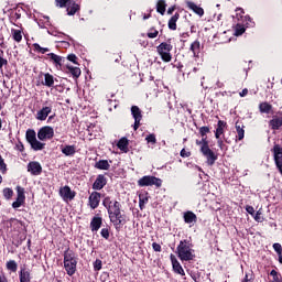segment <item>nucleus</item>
Here are the masks:
<instances>
[{
	"label": "nucleus",
	"mask_w": 282,
	"mask_h": 282,
	"mask_svg": "<svg viewBox=\"0 0 282 282\" xmlns=\"http://www.w3.org/2000/svg\"><path fill=\"white\" fill-rule=\"evenodd\" d=\"M102 206L106 207L109 219L116 230H120V228L127 224V215L122 214V205L120 202L111 200V197L107 196L102 200Z\"/></svg>",
	"instance_id": "1"
},
{
	"label": "nucleus",
	"mask_w": 282,
	"mask_h": 282,
	"mask_svg": "<svg viewBox=\"0 0 282 282\" xmlns=\"http://www.w3.org/2000/svg\"><path fill=\"white\" fill-rule=\"evenodd\" d=\"M176 254L181 261H193L195 259L193 243L188 240H181L176 248Z\"/></svg>",
	"instance_id": "2"
},
{
	"label": "nucleus",
	"mask_w": 282,
	"mask_h": 282,
	"mask_svg": "<svg viewBox=\"0 0 282 282\" xmlns=\"http://www.w3.org/2000/svg\"><path fill=\"white\" fill-rule=\"evenodd\" d=\"M76 265H78V261L76 260V253L72 250H66L64 252V268L68 274V276H74L76 274Z\"/></svg>",
	"instance_id": "3"
},
{
	"label": "nucleus",
	"mask_w": 282,
	"mask_h": 282,
	"mask_svg": "<svg viewBox=\"0 0 282 282\" xmlns=\"http://www.w3.org/2000/svg\"><path fill=\"white\" fill-rule=\"evenodd\" d=\"M156 52L159 56H161L163 63H171V61H173V55H171V52H173L171 40H167V42H163L156 46Z\"/></svg>",
	"instance_id": "4"
},
{
	"label": "nucleus",
	"mask_w": 282,
	"mask_h": 282,
	"mask_svg": "<svg viewBox=\"0 0 282 282\" xmlns=\"http://www.w3.org/2000/svg\"><path fill=\"white\" fill-rule=\"evenodd\" d=\"M138 186H156V188H160L162 186V181L155 176L147 175L138 181Z\"/></svg>",
	"instance_id": "5"
},
{
	"label": "nucleus",
	"mask_w": 282,
	"mask_h": 282,
	"mask_svg": "<svg viewBox=\"0 0 282 282\" xmlns=\"http://www.w3.org/2000/svg\"><path fill=\"white\" fill-rule=\"evenodd\" d=\"M200 153L206 158L208 166H213L217 162V155L206 143L205 147L200 148Z\"/></svg>",
	"instance_id": "6"
},
{
	"label": "nucleus",
	"mask_w": 282,
	"mask_h": 282,
	"mask_svg": "<svg viewBox=\"0 0 282 282\" xmlns=\"http://www.w3.org/2000/svg\"><path fill=\"white\" fill-rule=\"evenodd\" d=\"M37 138L42 142L45 140H52V138H54V128L50 126L42 127L37 132Z\"/></svg>",
	"instance_id": "7"
},
{
	"label": "nucleus",
	"mask_w": 282,
	"mask_h": 282,
	"mask_svg": "<svg viewBox=\"0 0 282 282\" xmlns=\"http://www.w3.org/2000/svg\"><path fill=\"white\" fill-rule=\"evenodd\" d=\"M59 195L64 202H72L76 197V192L72 191L68 185L59 188Z\"/></svg>",
	"instance_id": "8"
},
{
	"label": "nucleus",
	"mask_w": 282,
	"mask_h": 282,
	"mask_svg": "<svg viewBox=\"0 0 282 282\" xmlns=\"http://www.w3.org/2000/svg\"><path fill=\"white\" fill-rule=\"evenodd\" d=\"M17 200L12 203V208H21L25 204V188L17 186Z\"/></svg>",
	"instance_id": "9"
},
{
	"label": "nucleus",
	"mask_w": 282,
	"mask_h": 282,
	"mask_svg": "<svg viewBox=\"0 0 282 282\" xmlns=\"http://www.w3.org/2000/svg\"><path fill=\"white\" fill-rule=\"evenodd\" d=\"M100 193L99 192H93L88 198V205L93 210H96L98 206H100Z\"/></svg>",
	"instance_id": "10"
},
{
	"label": "nucleus",
	"mask_w": 282,
	"mask_h": 282,
	"mask_svg": "<svg viewBox=\"0 0 282 282\" xmlns=\"http://www.w3.org/2000/svg\"><path fill=\"white\" fill-rule=\"evenodd\" d=\"M28 172L31 173V175H41V173H43V166L36 161H31L28 164Z\"/></svg>",
	"instance_id": "11"
},
{
	"label": "nucleus",
	"mask_w": 282,
	"mask_h": 282,
	"mask_svg": "<svg viewBox=\"0 0 282 282\" xmlns=\"http://www.w3.org/2000/svg\"><path fill=\"white\" fill-rule=\"evenodd\" d=\"M170 259L172 261V268L176 274H181V276H186V272H184V268H182V264L180 261H177V258H175L174 254L170 256Z\"/></svg>",
	"instance_id": "12"
},
{
	"label": "nucleus",
	"mask_w": 282,
	"mask_h": 282,
	"mask_svg": "<svg viewBox=\"0 0 282 282\" xmlns=\"http://www.w3.org/2000/svg\"><path fill=\"white\" fill-rule=\"evenodd\" d=\"M52 113V106H45L41 110L36 112V120H40L43 122L44 120H47V116Z\"/></svg>",
	"instance_id": "13"
},
{
	"label": "nucleus",
	"mask_w": 282,
	"mask_h": 282,
	"mask_svg": "<svg viewBox=\"0 0 282 282\" xmlns=\"http://www.w3.org/2000/svg\"><path fill=\"white\" fill-rule=\"evenodd\" d=\"M107 186V177L105 175L99 174L96 178V181L93 184V189L94 191H102Z\"/></svg>",
	"instance_id": "14"
},
{
	"label": "nucleus",
	"mask_w": 282,
	"mask_h": 282,
	"mask_svg": "<svg viewBox=\"0 0 282 282\" xmlns=\"http://www.w3.org/2000/svg\"><path fill=\"white\" fill-rule=\"evenodd\" d=\"M243 14H246V11H243V9L241 8H237L236 15L234 18L237 19V21H242V23H248V21L252 22V19H250V15H243Z\"/></svg>",
	"instance_id": "15"
},
{
	"label": "nucleus",
	"mask_w": 282,
	"mask_h": 282,
	"mask_svg": "<svg viewBox=\"0 0 282 282\" xmlns=\"http://www.w3.org/2000/svg\"><path fill=\"white\" fill-rule=\"evenodd\" d=\"M269 127L273 131H278V129H281V127H282V117L273 116L272 120L269 121Z\"/></svg>",
	"instance_id": "16"
},
{
	"label": "nucleus",
	"mask_w": 282,
	"mask_h": 282,
	"mask_svg": "<svg viewBox=\"0 0 282 282\" xmlns=\"http://www.w3.org/2000/svg\"><path fill=\"white\" fill-rule=\"evenodd\" d=\"M79 11H80V4L76 3L75 1L72 2L70 0V3H68V7L66 9L68 17H74V14H76V12H79Z\"/></svg>",
	"instance_id": "17"
},
{
	"label": "nucleus",
	"mask_w": 282,
	"mask_h": 282,
	"mask_svg": "<svg viewBox=\"0 0 282 282\" xmlns=\"http://www.w3.org/2000/svg\"><path fill=\"white\" fill-rule=\"evenodd\" d=\"M100 226H102V217H94L90 221V229L93 232H98L100 230Z\"/></svg>",
	"instance_id": "18"
},
{
	"label": "nucleus",
	"mask_w": 282,
	"mask_h": 282,
	"mask_svg": "<svg viewBox=\"0 0 282 282\" xmlns=\"http://www.w3.org/2000/svg\"><path fill=\"white\" fill-rule=\"evenodd\" d=\"M47 56L50 57V61L55 64V67H63V59L62 56L56 55L54 53H48Z\"/></svg>",
	"instance_id": "19"
},
{
	"label": "nucleus",
	"mask_w": 282,
	"mask_h": 282,
	"mask_svg": "<svg viewBox=\"0 0 282 282\" xmlns=\"http://www.w3.org/2000/svg\"><path fill=\"white\" fill-rule=\"evenodd\" d=\"M177 21H180V13L176 12L167 22L169 30L175 31L177 30Z\"/></svg>",
	"instance_id": "20"
},
{
	"label": "nucleus",
	"mask_w": 282,
	"mask_h": 282,
	"mask_svg": "<svg viewBox=\"0 0 282 282\" xmlns=\"http://www.w3.org/2000/svg\"><path fill=\"white\" fill-rule=\"evenodd\" d=\"M117 147L120 151H122L123 153H129V139L127 138H121L118 143Z\"/></svg>",
	"instance_id": "21"
},
{
	"label": "nucleus",
	"mask_w": 282,
	"mask_h": 282,
	"mask_svg": "<svg viewBox=\"0 0 282 282\" xmlns=\"http://www.w3.org/2000/svg\"><path fill=\"white\" fill-rule=\"evenodd\" d=\"M186 6L189 10H193V12H195V14H198V17H204V9L202 7L195 4V2L188 1L186 3Z\"/></svg>",
	"instance_id": "22"
},
{
	"label": "nucleus",
	"mask_w": 282,
	"mask_h": 282,
	"mask_svg": "<svg viewBox=\"0 0 282 282\" xmlns=\"http://www.w3.org/2000/svg\"><path fill=\"white\" fill-rule=\"evenodd\" d=\"M246 127L243 126V123L237 121L236 122V131H237V140H243L245 135H246Z\"/></svg>",
	"instance_id": "23"
},
{
	"label": "nucleus",
	"mask_w": 282,
	"mask_h": 282,
	"mask_svg": "<svg viewBox=\"0 0 282 282\" xmlns=\"http://www.w3.org/2000/svg\"><path fill=\"white\" fill-rule=\"evenodd\" d=\"M183 218H184L185 224H195V223H197V215H195V213H193V212L184 213Z\"/></svg>",
	"instance_id": "24"
},
{
	"label": "nucleus",
	"mask_w": 282,
	"mask_h": 282,
	"mask_svg": "<svg viewBox=\"0 0 282 282\" xmlns=\"http://www.w3.org/2000/svg\"><path fill=\"white\" fill-rule=\"evenodd\" d=\"M189 50L195 57H198L199 53L202 52V44L196 40L191 44Z\"/></svg>",
	"instance_id": "25"
},
{
	"label": "nucleus",
	"mask_w": 282,
	"mask_h": 282,
	"mask_svg": "<svg viewBox=\"0 0 282 282\" xmlns=\"http://www.w3.org/2000/svg\"><path fill=\"white\" fill-rule=\"evenodd\" d=\"M250 25V23L246 22L242 24L241 23H237L235 26V34L236 36H241V34L246 33V26L248 28Z\"/></svg>",
	"instance_id": "26"
},
{
	"label": "nucleus",
	"mask_w": 282,
	"mask_h": 282,
	"mask_svg": "<svg viewBox=\"0 0 282 282\" xmlns=\"http://www.w3.org/2000/svg\"><path fill=\"white\" fill-rule=\"evenodd\" d=\"M224 129H226V121L219 120L215 132V138L217 140H219V138L224 135Z\"/></svg>",
	"instance_id": "27"
},
{
	"label": "nucleus",
	"mask_w": 282,
	"mask_h": 282,
	"mask_svg": "<svg viewBox=\"0 0 282 282\" xmlns=\"http://www.w3.org/2000/svg\"><path fill=\"white\" fill-rule=\"evenodd\" d=\"M95 169H98L99 171H109L111 164H109V161L107 160H100L95 164Z\"/></svg>",
	"instance_id": "28"
},
{
	"label": "nucleus",
	"mask_w": 282,
	"mask_h": 282,
	"mask_svg": "<svg viewBox=\"0 0 282 282\" xmlns=\"http://www.w3.org/2000/svg\"><path fill=\"white\" fill-rule=\"evenodd\" d=\"M11 34L15 43H21V41H23V33L21 32V30L12 29Z\"/></svg>",
	"instance_id": "29"
},
{
	"label": "nucleus",
	"mask_w": 282,
	"mask_h": 282,
	"mask_svg": "<svg viewBox=\"0 0 282 282\" xmlns=\"http://www.w3.org/2000/svg\"><path fill=\"white\" fill-rule=\"evenodd\" d=\"M131 113H132V118L134 120H142V110H140V107L132 106L131 107Z\"/></svg>",
	"instance_id": "30"
},
{
	"label": "nucleus",
	"mask_w": 282,
	"mask_h": 282,
	"mask_svg": "<svg viewBox=\"0 0 282 282\" xmlns=\"http://www.w3.org/2000/svg\"><path fill=\"white\" fill-rule=\"evenodd\" d=\"M32 278L30 276V272L28 269H21L20 271V282H30Z\"/></svg>",
	"instance_id": "31"
},
{
	"label": "nucleus",
	"mask_w": 282,
	"mask_h": 282,
	"mask_svg": "<svg viewBox=\"0 0 282 282\" xmlns=\"http://www.w3.org/2000/svg\"><path fill=\"white\" fill-rule=\"evenodd\" d=\"M62 153L67 156L74 155L76 153V145H65L62 149Z\"/></svg>",
	"instance_id": "32"
},
{
	"label": "nucleus",
	"mask_w": 282,
	"mask_h": 282,
	"mask_svg": "<svg viewBox=\"0 0 282 282\" xmlns=\"http://www.w3.org/2000/svg\"><path fill=\"white\" fill-rule=\"evenodd\" d=\"M259 110L261 113H270V111H272V105H270L268 101L261 102L259 105Z\"/></svg>",
	"instance_id": "33"
},
{
	"label": "nucleus",
	"mask_w": 282,
	"mask_h": 282,
	"mask_svg": "<svg viewBox=\"0 0 282 282\" xmlns=\"http://www.w3.org/2000/svg\"><path fill=\"white\" fill-rule=\"evenodd\" d=\"M156 12H159V14L164 15L166 12V1L164 0H159L156 3Z\"/></svg>",
	"instance_id": "34"
},
{
	"label": "nucleus",
	"mask_w": 282,
	"mask_h": 282,
	"mask_svg": "<svg viewBox=\"0 0 282 282\" xmlns=\"http://www.w3.org/2000/svg\"><path fill=\"white\" fill-rule=\"evenodd\" d=\"M44 85L46 87H54V76L51 75L50 73H46L44 75Z\"/></svg>",
	"instance_id": "35"
},
{
	"label": "nucleus",
	"mask_w": 282,
	"mask_h": 282,
	"mask_svg": "<svg viewBox=\"0 0 282 282\" xmlns=\"http://www.w3.org/2000/svg\"><path fill=\"white\" fill-rule=\"evenodd\" d=\"M31 149H33V151H43V149H45V143H42L35 139V141L31 143Z\"/></svg>",
	"instance_id": "36"
},
{
	"label": "nucleus",
	"mask_w": 282,
	"mask_h": 282,
	"mask_svg": "<svg viewBox=\"0 0 282 282\" xmlns=\"http://www.w3.org/2000/svg\"><path fill=\"white\" fill-rule=\"evenodd\" d=\"M36 140V131L29 129L26 131V141L32 144Z\"/></svg>",
	"instance_id": "37"
},
{
	"label": "nucleus",
	"mask_w": 282,
	"mask_h": 282,
	"mask_svg": "<svg viewBox=\"0 0 282 282\" xmlns=\"http://www.w3.org/2000/svg\"><path fill=\"white\" fill-rule=\"evenodd\" d=\"M66 67H67L68 72L72 74V76L74 78H79L80 77V68L69 66V65H66Z\"/></svg>",
	"instance_id": "38"
},
{
	"label": "nucleus",
	"mask_w": 282,
	"mask_h": 282,
	"mask_svg": "<svg viewBox=\"0 0 282 282\" xmlns=\"http://www.w3.org/2000/svg\"><path fill=\"white\" fill-rule=\"evenodd\" d=\"M270 276H272V281L271 282H282V275L276 270H272L270 272Z\"/></svg>",
	"instance_id": "39"
},
{
	"label": "nucleus",
	"mask_w": 282,
	"mask_h": 282,
	"mask_svg": "<svg viewBox=\"0 0 282 282\" xmlns=\"http://www.w3.org/2000/svg\"><path fill=\"white\" fill-rule=\"evenodd\" d=\"M159 34H160V31H158L155 28L152 26L148 31L147 36H148V39H158Z\"/></svg>",
	"instance_id": "40"
},
{
	"label": "nucleus",
	"mask_w": 282,
	"mask_h": 282,
	"mask_svg": "<svg viewBox=\"0 0 282 282\" xmlns=\"http://www.w3.org/2000/svg\"><path fill=\"white\" fill-rule=\"evenodd\" d=\"M33 50L34 52H39L40 54H46V52H50V48L42 47L41 45H39V43L33 44Z\"/></svg>",
	"instance_id": "41"
},
{
	"label": "nucleus",
	"mask_w": 282,
	"mask_h": 282,
	"mask_svg": "<svg viewBox=\"0 0 282 282\" xmlns=\"http://www.w3.org/2000/svg\"><path fill=\"white\" fill-rule=\"evenodd\" d=\"M7 270H10L11 272H17L18 270V264L17 261L10 260L7 262Z\"/></svg>",
	"instance_id": "42"
},
{
	"label": "nucleus",
	"mask_w": 282,
	"mask_h": 282,
	"mask_svg": "<svg viewBox=\"0 0 282 282\" xmlns=\"http://www.w3.org/2000/svg\"><path fill=\"white\" fill-rule=\"evenodd\" d=\"M55 3L57 8H67L72 3V0H55Z\"/></svg>",
	"instance_id": "43"
},
{
	"label": "nucleus",
	"mask_w": 282,
	"mask_h": 282,
	"mask_svg": "<svg viewBox=\"0 0 282 282\" xmlns=\"http://www.w3.org/2000/svg\"><path fill=\"white\" fill-rule=\"evenodd\" d=\"M12 195H14V192L12 191V188H4L3 189V197L6 199H12Z\"/></svg>",
	"instance_id": "44"
},
{
	"label": "nucleus",
	"mask_w": 282,
	"mask_h": 282,
	"mask_svg": "<svg viewBox=\"0 0 282 282\" xmlns=\"http://www.w3.org/2000/svg\"><path fill=\"white\" fill-rule=\"evenodd\" d=\"M94 270H95V272H98V271L102 270V260L97 259L94 262Z\"/></svg>",
	"instance_id": "45"
},
{
	"label": "nucleus",
	"mask_w": 282,
	"mask_h": 282,
	"mask_svg": "<svg viewBox=\"0 0 282 282\" xmlns=\"http://www.w3.org/2000/svg\"><path fill=\"white\" fill-rule=\"evenodd\" d=\"M6 171H8V165L6 164L3 156L0 155V172L6 173Z\"/></svg>",
	"instance_id": "46"
},
{
	"label": "nucleus",
	"mask_w": 282,
	"mask_h": 282,
	"mask_svg": "<svg viewBox=\"0 0 282 282\" xmlns=\"http://www.w3.org/2000/svg\"><path fill=\"white\" fill-rule=\"evenodd\" d=\"M4 65H8V59L3 58V50H0V69H3Z\"/></svg>",
	"instance_id": "47"
},
{
	"label": "nucleus",
	"mask_w": 282,
	"mask_h": 282,
	"mask_svg": "<svg viewBox=\"0 0 282 282\" xmlns=\"http://www.w3.org/2000/svg\"><path fill=\"white\" fill-rule=\"evenodd\" d=\"M206 133H210V128L208 127H200L199 128V134L202 135V138H206Z\"/></svg>",
	"instance_id": "48"
},
{
	"label": "nucleus",
	"mask_w": 282,
	"mask_h": 282,
	"mask_svg": "<svg viewBox=\"0 0 282 282\" xmlns=\"http://www.w3.org/2000/svg\"><path fill=\"white\" fill-rule=\"evenodd\" d=\"M145 140H147L148 143H151V144H156L158 143V139L155 138V134H149L145 138Z\"/></svg>",
	"instance_id": "49"
},
{
	"label": "nucleus",
	"mask_w": 282,
	"mask_h": 282,
	"mask_svg": "<svg viewBox=\"0 0 282 282\" xmlns=\"http://www.w3.org/2000/svg\"><path fill=\"white\" fill-rule=\"evenodd\" d=\"M147 202H149L148 197L139 196V206L141 210L144 208V204H147Z\"/></svg>",
	"instance_id": "50"
},
{
	"label": "nucleus",
	"mask_w": 282,
	"mask_h": 282,
	"mask_svg": "<svg viewBox=\"0 0 282 282\" xmlns=\"http://www.w3.org/2000/svg\"><path fill=\"white\" fill-rule=\"evenodd\" d=\"M196 144L197 147H200V149L206 145L208 147V140L206 138H203L200 141L196 140Z\"/></svg>",
	"instance_id": "51"
},
{
	"label": "nucleus",
	"mask_w": 282,
	"mask_h": 282,
	"mask_svg": "<svg viewBox=\"0 0 282 282\" xmlns=\"http://www.w3.org/2000/svg\"><path fill=\"white\" fill-rule=\"evenodd\" d=\"M273 250H275L276 254H282V246L279 242L273 243Z\"/></svg>",
	"instance_id": "52"
},
{
	"label": "nucleus",
	"mask_w": 282,
	"mask_h": 282,
	"mask_svg": "<svg viewBox=\"0 0 282 282\" xmlns=\"http://www.w3.org/2000/svg\"><path fill=\"white\" fill-rule=\"evenodd\" d=\"M67 61H70V63H74L75 65H78V57L75 54H69L67 56Z\"/></svg>",
	"instance_id": "53"
},
{
	"label": "nucleus",
	"mask_w": 282,
	"mask_h": 282,
	"mask_svg": "<svg viewBox=\"0 0 282 282\" xmlns=\"http://www.w3.org/2000/svg\"><path fill=\"white\" fill-rule=\"evenodd\" d=\"M10 225L11 226H23V221L15 219V218H11L10 219Z\"/></svg>",
	"instance_id": "54"
},
{
	"label": "nucleus",
	"mask_w": 282,
	"mask_h": 282,
	"mask_svg": "<svg viewBox=\"0 0 282 282\" xmlns=\"http://www.w3.org/2000/svg\"><path fill=\"white\" fill-rule=\"evenodd\" d=\"M15 149H17V151H20V153H23V151H25V147L23 145V143L21 141H19L15 144Z\"/></svg>",
	"instance_id": "55"
},
{
	"label": "nucleus",
	"mask_w": 282,
	"mask_h": 282,
	"mask_svg": "<svg viewBox=\"0 0 282 282\" xmlns=\"http://www.w3.org/2000/svg\"><path fill=\"white\" fill-rule=\"evenodd\" d=\"M152 248H153L154 252H162V246L158 242H153Z\"/></svg>",
	"instance_id": "56"
},
{
	"label": "nucleus",
	"mask_w": 282,
	"mask_h": 282,
	"mask_svg": "<svg viewBox=\"0 0 282 282\" xmlns=\"http://www.w3.org/2000/svg\"><path fill=\"white\" fill-rule=\"evenodd\" d=\"M181 158H191V151H187L186 149H182Z\"/></svg>",
	"instance_id": "57"
},
{
	"label": "nucleus",
	"mask_w": 282,
	"mask_h": 282,
	"mask_svg": "<svg viewBox=\"0 0 282 282\" xmlns=\"http://www.w3.org/2000/svg\"><path fill=\"white\" fill-rule=\"evenodd\" d=\"M101 237H104V239H109V229H101Z\"/></svg>",
	"instance_id": "58"
},
{
	"label": "nucleus",
	"mask_w": 282,
	"mask_h": 282,
	"mask_svg": "<svg viewBox=\"0 0 282 282\" xmlns=\"http://www.w3.org/2000/svg\"><path fill=\"white\" fill-rule=\"evenodd\" d=\"M217 144H218L219 149H221V151H224V149H226V144H224V140L218 139Z\"/></svg>",
	"instance_id": "59"
},
{
	"label": "nucleus",
	"mask_w": 282,
	"mask_h": 282,
	"mask_svg": "<svg viewBox=\"0 0 282 282\" xmlns=\"http://www.w3.org/2000/svg\"><path fill=\"white\" fill-rule=\"evenodd\" d=\"M140 122H142V120H134V124H133L134 131H138V129H140Z\"/></svg>",
	"instance_id": "60"
},
{
	"label": "nucleus",
	"mask_w": 282,
	"mask_h": 282,
	"mask_svg": "<svg viewBox=\"0 0 282 282\" xmlns=\"http://www.w3.org/2000/svg\"><path fill=\"white\" fill-rule=\"evenodd\" d=\"M254 219H256L257 221H263V218L261 217V212H257V213H256Z\"/></svg>",
	"instance_id": "61"
},
{
	"label": "nucleus",
	"mask_w": 282,
	"mask_h": 282,
	"mask_svg": "<svg viewBox=\"0 0 282 282\" xmlns=\"http://www.w3.org/2000/svg\"><path fill=\"white\" fill-rule=\"evenodd\" d=\"M246 210H247V213H249V215H254V207L247 206Z\"/></svg>",
	"instance_id": "62"
},
{
	"label": "nucleus",
	"mask_w": 282,
	"mask_h": 282,
	"mask_svg": "<svg viewBox=\"0 0 282 282\" xmlns=\"http://www.w3.org/2000/svg\"><path fill=\"white\" fill-rule=\"evenodd\" d=\"M239 96L241 98H243L245 96H248V88L242 89V91H240Z\"/></svg>",
	"instance_id": "63"
},
{
	"label": "nucleus",
	"mask_w": 282,
	"mask_h": 282,
	"mask_svg": "<svg viewBox=\"0 0 282 282\" xmlns=\"http://www.w3.org/2000/svg\"><path fill=\"white\" fill-rule=\"evenodd\" d=\"M242 282H254V280H252V278H249L248 274H246Z\"/></svg>",
	"instance_id": "64"
}]
</instances>
